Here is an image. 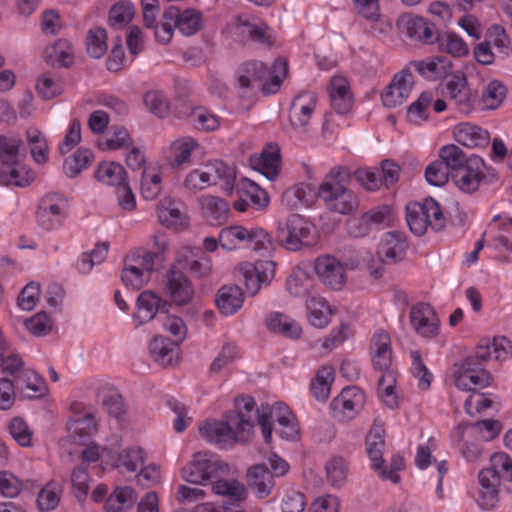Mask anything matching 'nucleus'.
I'll return each instance as SVG.
<instances>
[{"label": "nucleus", "mask_w": 512, "mask_h": 512, "mask_svg": "<svg viewBox=\"0 0 512 512\" xmlns=\"http://www.w3.org/2000/svg\"><path fill=\"white\" fill-rule=\"evenodd\" d=\"M244 297L239 286H223L217 294L216 304L225 315L236 313L243 304Z\"/></svg>", "instance_id": "nucleus-34"}, {"label": "nucleus", "mask_w": 512, "mask_h": 512, "mask_svg": "<svg viewBox=\"0 0 512 512\" xmlns=\"http://www.w3.org/2000/svg\"><path fill=\"white\" fill-rule=\"evenodd\" d=\"M238 357V350L235 344L231 342H225L217 356L214 358L209 367V372L217 374L221 370L228 368L234 363Z\"/></svg>", "instance_id": "nucleus-58"}, {"label": "nucleus", "mask_w": 512, "mask_h": 512, "mask_svg": "<svg viewBox=\"0 0 512 512\" xmlns=\"http://www.w3.org/2000/svg\"><path fill=\"white\" fill-rule=\"evenodd\" d=\"M137 499L134 490L130 487H117L107 498L105 509L107 512H120L133 506Z\"/></svg>", "instance_id": "nucleus-43"}, {"label": "nucleus", "mask_w": 512, "mask_h": 512, "mask_svg": "<svg viewBox=\"0 0 512 512\" xmlns=\"http://www.w3.org/2000/svg\"><path fill=\"white\" fill-rule=\"evenodd\" d=\"M125 175L124 167L115 162H103L98 166L95 172V177L98 181L106 185L115 186L116 188L126 183Z\"/></svg>", "instance_id": "nucleus-44"}, {"label": "nucleus", "mask_w": 512, "mask_h": 512, "mask_svg": "<svg viewBox=\"0 0 512 512\" xmlns=\"http://www.w3.org/2000/svg\"><path fill=\"white\" fill-rule=\"evenodd\" d=\"M478 478V504L483 510H491L499 502L501 486L512 481V459L506 453H494L490 457V467L482 469Z\"/></svg>", "instance_id": "nucleus-3"}, {"label": "nucleus", "mask_w": 512, "mask_h": 512, "mask_svg": "<svg viewBox=\"0 0 512 512\" xmlns=\"http://www.w3.org/2000/svg\"><path fill=\"white\" fill-rule=\"evenodd\" d=\"M410 324L421 337L431 339L439 333V319L427 303H417L410 310Z\"/></svg>", "instance_id": "nucleus-15"}, {"label": "nucleus", "mask_w": 512, "mask_h": 512, "mask_svg": "<svg viewBox=\"0 0 512 512\" xmlns=\"http://www.w3.org/2000/svg\"><path fill=\"white\" fill-rule=\"evenodd\" d=\"M348 169L342 166L334 167L319 187V197L325 202L327 208L339 214H350L359 205L357 195L345 186L349 179Z\"/></svg>", "instance_id": "nucleus-4"}, {"label": "nucleus", "mask_w": 512, "mask_h": 512, "mask_svg": "<svg viewBox=\"0 0 512 512\" xmlns=\"http://www.w3.org/2000/svg\"><path fill=\"white\" fill-rule=\"evenodd\" d=\"M211 490L215 495L228 498L232 503L240 502L246 498L247 491L243 483L236 479H223L222 476L213 479Z\"/></svg>", "instance_id": "nucleus-32"}, {"label": "nucleus", "mask_w": 512, "mask_h": 512, "mask_svg": "<svg viewBox=\"0 0 512 512\" xmlns=\"http://www.w3.org/2000/svg\"><path fill=\"white\" fill-rule=\"evenodd\" d=\"M441 51L450 54L452 57L461 58L469 53L468 45L464 40L453 32L438 34L436 40Z\"/></svg>", "instance_id": "nucleus-49"}, {"label": "nucleus", "mask_w": 512, "mask_h": 512, "mask_svg": "<svg viewBox=\"0 0 512 512\" xmlns=\"http://www.w3.org/2000/svg\"><path fill=\"white\" fill-rule=\"evenodd\" d=\"M31 484V481L23 482L10 472H0V493L4 497H16L23 489H28Z\"/></svg>", "instance_id": "nucleus-61"}, {"label": "nucleus", "mask_w": 512, "mask_h": 512, "mask_svg": "<svg viewBox=\"0 0 512 512\" xmlns=\"http://www.w3.org/2000/svg\"><path fill=\"white\" fill-rule=\"evenodd\" d=\"M371 357L375 369L386 373L392 371V349L391 339L387 332L379 330L371 339Z\"/></svg>", "instance_id": "nucleus-23"}, {"label": "nucleus", "mask_w": 512, "mask_h": 512, "mask_svg": "<svg viewBox=\"0 0 512 512\" xmlns=\"http://www.w3.org/2000/svg\"><path fill=\"white\" fill-rule=\"evenodd\" d=\"M166 292L178 305L187 304L193 296V288L189 279L177 265L171 266L166 275Z\"/></svg>", "instance_id": "nucleus-18"}, {"label": "nucleus", "mask_w": 512, "mask_h": 512, "mask_svg": "<svg viewBox=\"0 0 512 512\" xmlns=\"http://www.w3.org/2000/svg\"><path fill=\"white\" fill-rule=\"evenodd\" d=\"M417 72L420 76L429 81H437L446 78L452 70V62L443 56L427 57L423 60L410 61L405 67Z\"/></svg>", "instance_id": "nucleus-17"}, {"label": "nucleus", "mask_w": 512, "mask_h": 512, "mask_svg": "<svg viewBox=\"0 0 512 512\" xmlns=\"http://www.w3.org/2000/svg\"><path fill=\"white\" fill-rule=\"evenodd\" d=\"M421 208L424 211V216L427 218L428 228L433 231H441L446 225V218L442 212L440 205L431 197L424 199L420 203Z\"/></svg>", "instance_id": "nucleus-53"}, {"label": "nucleus", "mask_w": 512, "mask_h": 512, "mask_svg": "<svg viewBox=\"0 0 512 512\" xmlns=\"http://www.w3.org/2000/svg\"><path fill=\"white\" fill-rule=\"evenodd\" d=\"M356 267L353 261L341 262L335 256L324 254L314 261V271L318 279L332 290H341L347 281V270Z\"/></svg>", "instance_id": "nucleus-8"}, {"label": "nucleus", "mask_w": 512, "mask_h": 512, "mask_svg": "<svg viewBox=\"0 0 512 512\" xmlns=\"http://www.w3.org/2000/svg\"><path fill=\"white\" fill-rule=\"evenodd\" d=\"M365 396L358 387L344 388L330 403V409L335 419L350 421L363 409Z\"/></svg>", "instance_id": "nucleus-11"}, {"label": "nucleus", "mask_w": 512, "mask_h": 512, "mask_svg": "<svg viewBox=\"0 0 512 512\" xmlns=\"http://www.w3.org/2000/svg\"><path fill=\"white\" fill-rule=\"evenodd\" d=\"M286 74L287 63L283 59H276L271 68L261 61H246L235 71V85L242 95L255 88H261L264 94H273L280 89Z\"/></svg>", "instance_id": "nucleus-2"}, {"label": "nucleus", "mask_w": 512, "mask_h": 512, "mask_svg": "<svg viewBox=\"0 0 512 512\" xmlns=\"http://www.w3.org/2000/svg\"><path fill=\"white\" fill-rule=\"evenodd\" d=\"M395 384L396 375L394 371L383 373L378 380V393L384 404L390 409H394L398 406Z\"/></svg>", "instance_id": "nucleus-54"}, {"label": "nucleus", "mask_w": 512, "mask_h": 512, "mask_svg": "<svg viewBox=\"0 0 512 512\" xmlns=\"http://www.w3.org/2000/svg\"><path fill=\"white\" fill-rule=\"evenodd\" d=\"M330 102L336 113L347 114L353 106V96L347 79L342 76H335L330 81L329 89Z\"/></svg>", "instance_id": "nucleus-25"}, {"label": "nucleus", "mask_w": 512, "mask_h": 512, "mask_svg": "<svg viewBox=\"0 0 512 512\" xmlns=\"http://www.w3.org/2000/svg\"><path fill=\"white\" fill-rule=\"evenodd\" d=\"M179 344L162 336L153 338L150 353L154 360L162 366L173 365L178 359Z\"/></svg>", "instance_id": "nucleus-31"}, {"label": "nucleus", "mask_w": 512, "mask_h": 512, "mask_svg": "<svg viewBox=\"0 0 512 512\" xmlns=\"http://www.w3.org/2000/svg\"><path fill=\"white\" fill-rule=\"evenodd\" d=\"M189 122L200 131H214L218 129L219 118L204 107H196L189 114Z\"/></svg>", "instance_id": "nucleus-55"}, {"label": "nucleus", "mask_w": 512, "mask_h": 512, "mask_svg": "<svg viewBox=\"0 0 512 512\" xmlns=\"http://www.w3.org/2000/svg\"><path fill=\"white\" fill-rule=\"evenodd\" d=\"M255 405L252 397H237L235 411L227 413L223 421H206L199 426L201 437L221 447L247 442L253 432L251 413Z\"/></svg>", "instance_id": "nucleus-1"}, {"label": "nucleus", "mask_w": 512, "mask_h": 512, "mask_svg": "<svg viewBox=\"0 0 512 512\" xmlns=\"http://www.w3.org/2000/svg\"><path fill=\"white\" fill-rule=\"evenodd\" d=\"M402 27L405 35L411 40L430 45L436 43L438 31L434 24L422 17L414 16L402 19Z\"/></svg>", "instance_id": "nucleus-20"}, {"label": "nucleus", "mask_w": 512, "mask_h": 512, "mask_svg": "<svg viewBox=\"0 0 512 512\" xmlns=\"http://www.w3.org/2000/svg\"><path fill=\"white\" fill-rule=\"evenodd\" d=\"M433 100L431 92L425 91L420 94L407 109V119L414 124H421L429 117V108Z\"/></svg>", "instance_id": "nucleus-52"}, {"label": "nucleus", "mask_w": 512, "mask_h": 512, "mask_svg": "<svg viewBox=\"0 0 512 512\" xmlns=\"http://www.w3.org/2000/svg\"><path fill=\"white\" fill-rule=\"evenodd\" d=\"M454 384L462 391H476L488 387L492 375L484 367L476 363L474 358H464L454 364Z\"/></svg>", "instance_id": "nucleus-9"}, {"label": "nucleus", "mask_w": 512, "mask_h": 512, "mask_svg": "<svg viewBox=\"0 0 512 512\" xmlns=\"http://www.w3.org/2000/svg\"><path fill=\"white\" fill-rule=\"evenodd\" d=\"M32 178V174L19 160L16 163L1 164L0 166V183L3 185L25 187Z\"/></svg>", "instance_id": "nucleus-36"}, {"label": "nucleus", "mask_w": 512, "mask_h": 512, "mask_svg": "<svg viewBox=\"0 0 512 512\" xmlns=\"http://www.w3.org/2000/svg\"><path fill=\"white\" fill-rule=\"evenodd\" d=\"M182 204L171 198L162 199L157 205L160 223L167 228L181 230L188 225V217L182 210Z\"/></svg>", "instance_id": "nucleus-24"}, {"label": "nucleus", "mask_w": 512, "mask_h": 512, "mask_svg": "<svg viewBox=\"0 0 512 512\" xmlns=\"http://www.w3.org/2000/svg\"><path fill=\"white\" fill-rule=\"evenodd\" d=\"M133 145V139L124 127L113 126L106 137L98 140L101 150H119Z\"/></svg>", "instance_id": "nucleus-47"}, {"label": "nucleus", "mask_w": 512, "mask_h": 512, "mask_svg": "<svg viewBox=\"0 0 512 512\" xmlns=\"http://www.w3.org/2000/svg\"><path fill=\"white\" fill-rule=\"evenodd\" d=\"M266 325L270 331L291 339L299 338L302 333L300 325L294 319L279 312L269 315Z\"/></svg>", "instance_id": "nucleus-35"}, {"label": "nucleus", "mask_w": 512, "mask_h": 512, "mask_svg": "<svg viewBox=\"0 0 512 512\" xmlns=\"http://www.w3.org/2000/svg\"><path fill=\"white\" fill-rule=\"evenodd\" d=\"M274 413L276 416V421L279 425V430L277 433L280 435L282 439L293 440L298 436V426L295 421V417L288 408L282 402H278L275 404Z\"/></svg>", "instance_id": "nucleus-37"}, {"label": "nucleus", "mask_w": 512, "mask_h": 512, "mask_svg": "<svg viewBox=\"0 0 512 512\" xmlns=\"http://www.w3.org/2000/svg\"><path fill=\"white\" fill-rule=\"evenodd\" d=\"M143 102L150 112L162 118L169 112V100L162 91L150 90L143 96Z\"/></svg>", "instance_id": "nucleus-62"}, {"label": "nucleus", "mask_w": 512, "mask_h": 512, "mask_svg": "<svg viewBox=\"0 0 512 512\" xmlns=\"http://www.w3.org/2000/svg\"><path fill=\"white\" fill-rule=\"evenodd\" d=\"M455 140L466 147H484L488 144L489 133L477 125L462 123L454 129Z\"/></svg>", "instance_id": "nucleus-29"}, {"label": "nucleus", "mask_w": 512, "mask_h": 512, "mask_svg": "<svg viewBox=\"0 0 512 512\" xmlns=\"http://www.w3.org/2000/svg\"><path fill=\"white\" fill-rule=\"evenodd\" d=\"M439 159L443 161L452 177L468 164L470 156H467L457 145L449 144L440 148Z\"/></svg>", "instance_id": "nucleus-38"}, {"label": "nucleus", "mask_w": 512, "mask_h": 512, "mask_svg": "<svg viewBox=\"0 0 512 512\" xmlns=\"http://www.w3.org/2000/svg\"><path fill=\"white\" fill-rule=\"evenodd\" d=\"M420 206V203L413 202L406 206V221L413 234L416 236H422L426 233L428 226L427 218L424 216V211Z\"/></svg>", "instance_id": "nucleus-56"}, {"label": "nucleus", "mask_w": 512, "mask_h": 512, "mask_svg": "<svg viewBox=\"0 0 512 512\" xmlns=\"http://www.w3.org/2000/svg\"><path fill=\"white\" fill-rule=\"evenodd\" d=\"M250 229L242 226H229L219 233V243L225 250L247 248Z\"/></svg>", "instance_id": "nucleus-39"}, {"label": "nucleus", "mask_w": 512, "mask_h": 512, "mask_svg": "<svg viewBox=\"0 0 512 512\" xmlns=\"http://www.w3.org/2000/svg\"><path fill=\"white\" fill-rule=\"evenodd\" d=\"M384 446L383 430L380 427L373 428L366 437V452L375 470H380L383 466Z\"/></svg>", "instance_id": "nucleus-40"}, {"label": "nucleus", "mask_w": 512, "mask_h": 512, "mask_svg": "<svg viewBox=\"0 0 512 512\" xmlns=\"http://www.w3.org/2000/svg\"><path fill=\"white\" fill-rule=\"evenodd\" d=\"M68 202L60 193H48L44 195L38 205L36 218L38 225L46 230L52 231L62 226L67 217Z\"/></svg>", "instance_id": "nucleus-10"}, {"label": "nucleus", "mask_w": 512, "mask_h": 512, "mask_svg": "<svg viewBox=\"0 0 512 512\" xmlns=\"http://www.w3.org/2000/svg\"><path fill=\"white\" fill-rule=\"evenodd\" d=\"M334 378L335 372L331 366H322L317 371L315 379L311 383V391L318 401L328 399Z\"/></svg>", "instance_id": "nucleus-45"}, {"label": "nucleus", "mask_w": 512, "mask_h": 512, "mask_svg": "<svg viewBox=\"0 0 512 512\" xmlns=\"http://www.w3.org/2000/svg\"><path fill=\"white\" fill-rule=\"evenodd\" d=\"M247 248L262 256H268L276 250V242L264 229L252 228L249 232Z\"/></svg>", "instance_id": "nucleus-46"}, {"label": "nucleus", "mask_w": 512, "mask_h": 512, "mask_svg": "<svg viewBox=\"0 0 512 512\" xmlns=\"http://www.w3.org/2000/svg\"><path fill=\"white\" fill-rule=\"evenodd\" d=\"M202 25L201 12L195 9L180 10L176 6H169L163 12L160 27H156L155 39L160 44L166 45L171 41L175 29L184 36H191L200 31Z\"/></svg>", "instance_id": "nucleus-5"}, {"label": "nucleus", "mask_w": 512, "mask_h": 512, "mask_svg": "<svg viewBox=\"0 0 512 512\" xmlns=\"http://www.w3.org/2000/svg\"><path fill=\"white\" fill-rule=\"evenodd\" d=\"M506 96V87L500 81L493 80L482 92V103L485 109H496Z\"/></svg>", "instance_id": "nucleus-59"}, {"label": "nucleus", "mask_w": 512, "mask_h": 512, "mask_svg": "<svg viewBox=\"0 0 512 512\" xmlns=\"http://www.w3.org/2000/svg\"><path fill=\"white\" fill-rule=\"evenodd\" d=\"M165 304L161 306L160 298L152 291L142 292L136 302V312L133 314V320L136 326L143 325L144 323L152 320L158 311H162Z\"/></svg>", "instance_id": "nucleus-27"}, {"label": "nucleus", "mask_w": 512, "mask_h": 512, "mask_svg": "<svg viewBox=\"0 0 512 512\" xmlns=\"http://www.w3.org/2000/svg\"><path fill=\"white\" fill-rule=\"evenodd\" d=\"M86 46L91 57L101 58L107 51L106 30L101 27L90 29L87 34Z\"/></svg>", "instance_id": "nucleus-57"}, {"label": "nucleus", "mask_w": 512, "mask_h": 512, "mask_svg": "<svg viewBox=\"0 0 512 512\" xmlns=\"http://www.w3.org/2000/svg\"><path fill=\"white\" fill-rule=\"evenodd\" d=\"M406 249L407 243L403 233L388 232L378 246L377 255L382 262L393 264L404 258Z\"/></svg>", "instance_id": "nucleus-22"}, {"label": "nucleus", "mask_w": 512, "mask_h": 512, "mask_svg": "<svg viewBox=\"0 0 512 512\" xmlns=\"http://www.w3.org/2000/svg\"><path fill=\"white\" fill-rule=\"evenodd\" d=\"M483 168V159L477 155H471L468 164L456 172L451 180L460 191L471 194L478 190L485 178Z\"/></svg>", "instance_id": "nucleus-16"}, {"label": "nucleus", "mask_w": 512, "mask_h": 512, "mask_svg": "<svg viewBox=\"0 0 512 512\" xmlns=\"http://www.w3.org/2000/svg\"><path fill=\"white\" fill-rule=\"evenodd\" d=\"M229 473V465L211 452H197L182 468V478L191 484L204 485Z\"/></svg>", "instance_id": "nucleus-7"}, {"label": "nucleus", "mask_w": 512, "mask_h": 512, "mask_svg": "<svg viewBox=\"0 0 512 512\" xmlns=\"http://www.w3.org/2000/svg\"><path fill=\"white\" fill-rule=\"evenodd\" d=\"M307 316L309 322L317 327H325L331 317V308L325 299L321 297H312L306 302Z\"/></svg>", "instance_id": "nucleus-42"}, {"label": "nucleus", "mask_w": 512, "mask_h": 512, "mask_svg": "<svg viewBox=\"0 0 512 512\" xmlns=\"http://www.w3.org/2000/svg\"><path fill=\"white\" fill-rule=\"evenodd\" d=\"M287 290L296 297H304L308 295L313 280L309 273L302 268H295L286 281Z\"/></svg>", "instance_id": "nucleus-48"}, {"label": "nucleus", "mask_w": 512, "mask_h": 512, "mask_svg": "<svg viewBox=\"0 0 512 512\" xmlns=\"http://www.w3.org/2000/svg\"><path fill=\"white\" fill-rule=\"evenodd\" d=\"M314 226L299 214H291L279 221L276 229L277 242L289 251H298L312 244Z\"/></svg>", "instance_id": "nucleus-6"}, {"label": "nucleus", "mask_w": 512, "mask_h": 512, "mask_svg": "<svg viewBox=\"0 0 512 512\" xmlns=\"http://www.w3.org/2000/svg\"><path fill=\"white\" fill-rule=\"evenodd\" d=\"M199 147L198 142L192 137H183L173 142L171 150L173 153L174 167H181L190 162V157L193 151Z\"/></svg>", "instance_id": "nucleus-51"}, {"label": "nucleus", "mask_w": 512, "mask_h": 512, "mask_svg": "<svg viewBox=\"0 0 512 512\" xmlns=\"http://www.w3.org/2000/svg\"><path fill=\"white\" fill-rule=\"evenodd\" d=\"M124 285L133 290H140L150 279L148 273L142 271L139 266L126 264L121 273Z\"/></svg>", "instance_id": "nucleus-64"}, {"label": "nucleus", "mask_w": 512, "mask_h": 512, "mask_svg": "<svg viewBox=\"0 0 512 512\" xmlns=\"http://www.w3.org/2000/svg\"><path fill=\"white\" fill-rule=\"evenodd\" d=\"M177 266L196 277H204L212 270L211 258L201 248H185L178 255Z\"/></svg>", "instance_id": "nucleus-19"}, {"label": "nucleus", "mask_w": 512, "mask_h": 512, "mask_svg": "<svg viewBox=\"0 0 512 512\" xmlns=\"http://www.w3.org/2000/svg\"><path fill=\"white\" fill-rule=\"evenodd\" d=\"M414 86V77L409 69L403 68L394 75L391 83L381 94L382 103L387 108L402 105L410 96Z\"/></svg>", "instance_id": "nucleus-12"}, {"label": "nucleus", "mask_w": 512, "mask_h": 512, "mask_svg": "<svg viewBox=\"0 0 512 512\" xmlns=\"http://www.w3.org/2000/svg\"><path fill=\"white\" fill-rule=\"evenodd\" d=\"M247 480L258 498L267 497L275 486L273 475L264 464H256L250 467L247 472Z\"/></svg>", "instance_id": "nucleus-26"}, {"label": "nucleus", "mask_w": 512, "mask_h": 512, "mask_svg": "<svg viewBox=\"0 0 512 512\" xmlns=\"http://www.w3.org/2000/svg\"><path fill=\"white\" fill-rule=\"evenodd\" d=\"M17 384L21 386L28 398L41 397L46 392L44 379L33 370L25 369L17 376Z\"/></svg>", "instance_id": "nucleus-41"}, {"label": "nucleus", "mask_w": 512, "mask_h": 512, "mask_svg": "<svg viewBox=\"0 0 512 512\" xmlns=\"http://www.w3.org/2000/svg\"><path fill=\"white\" fill-rule=\"evenodd\" d=\"M328 482L334 487H341L344 485L348 466L342 457L332 458L325 466Z\"/></svg>", "instance_id": "nucleus-63"}, {"label": "nucleus", "mask_w": 512, "mask_h": 512, "mask_svg": "<svg viewBox=\"0 0 512 512\" xmlns=\"http://www.w3.org/2000/svg\"><path fill=\"white\" fill-rule=\"evenodd\" d=\"M231 29L233 35L241 42L253 41L264 45L272 43L269 27L254 19L238 16L231 24Z\"/></svg>", "instance_id": "nucleus-14"}, {"label": "nucleus", "mask_w": 512, "mask_h": 512, "mask_svg": "<svg viewBox=\"0 0 512 512\" xmlns=\"http://www.w3.org/2000/svg\"><path fill=\"white\" fill-rule=\"evenodd\" d=\"M67 426L72 441L84 445L96 431L97 421L95 415L88 412L72 418Z\"/></svg>", "instance_id": "nucleus-30"}, {"label": "nucleus", "mask_w": 512, "mask_h": 512, "mask_svg": "<svg viewBox=\"0 0 512 512\" xmlns=\"http://www.w3.org/2000/svg\"><path fill=\"white\" fill-rule=\"evenodd\" d=\"M317 97L313 92H301L294 97L289 113L292 127L300 132L309 130L310 119L316 108Z\"/></svg>", "instance_id": "nucleus-13"}, {"label": "nucleus", "mask_w": 512, "mask_h": 512, "mask_svg": "<svg viewBox=\"0 0 512 512\" xmlns=\"http://www.w3.org/2000/svg\"><path fill=\"white\" fill-rule=\"evenodd\" d=\"M446 90L452 101L461 112L467 113L471 108L472 93L468 87L467 78L461 71L450 73L446 82Z\"/></svg>", "instance_id": "nucleus-21"}, {"label": "nucleus", "mask_w": 512, "mask_h": 512, "mask_svg": "<svg viewBox=\"0 0 512 512\" xmlns=\"http://www.w3.org/2000/svg\"><path fill=\"white\" fill-rule=\"evenodd\" d=\"M252 167L268 180H275L279 174L280 154L277 148L264 150L260 156L250 159Z\"/></svg>", "instance_id": "nucleus-33"}, {"label": "nucleus", "mask_w": 512, "mask_h": 512, "mask_svg": "<svg viewBox=\"0 0 512 512\" xmlns=\"http://www.w3.org/2000/svg\"><path fill=\"white\" fill-rule=\"evenodd\" d=\"M93 154L89 149L80 148L65 159L63 169L68 177H76L90 165Z\"/></svg>", "instance_id": "nucleus-50"}, {"label": "nucleus", "mask_w": 512, "mask_h": 512, "mask_svg": "<svg viewBox=\"0 0 512 512\" xmlns=\"http://www.w3.org/2000/svg\"><path fill=\"white\" fill-rule=\"evenodd\" d=\"M134 16V6L128 1L114 4L109 11V23L114 28L127 25Z\"/></svg>", "instance_id": "nucleus-60"}, {"label": "nucleus", "mask_w": 512, "mask_h": 512, "mask_svg": "<svg viewBox=\"0 0 512 512\" xmlns=\"http://www.w3.org/2000/svg\"><path fill=\"white\" fill-rule=\"evenodd\" d=\"M212 185L220 184L223 191L231 193L236 180L234 167L227 165L221 160H213L204 164Z\"/></svg>", "instance_id": "nucleus-28"}]
</instances>
